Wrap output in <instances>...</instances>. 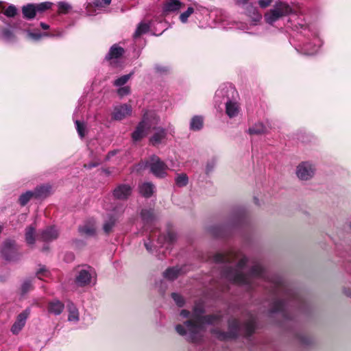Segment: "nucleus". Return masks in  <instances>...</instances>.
<instances>
[{"instance_id":"15","label":"nucleus","mask_w":351,"mask_h":351,"mask_svg":"<svg viewBox=\"0 0 351 351\" xmlns=\"http://www.w3.org/2000/svg\"><path fill=\"white\" fill-rule=\"evenodd\" d=\"M241 329L239 322L236 319L229 321V330L228 332H221L219 335V338L221 339H227L235 338Z\"/></svg>"},{"instance_id":"62","label":"nucleus","mask_w":351,"mask_h":351,"mask_svg":"<svg viewBox=\"0 0 351 351\" xmlns=\"http://www.w3.org/2000/svg\"><path fill=\"white\" fill-rule=\"evenodd\" d=\"M161 239H162V237H159L158 239V241L159 243H160L161 245H163V243H162L161 241Z\"/></svg>"},{"instance_id":"63","label":"nucleus","mask_w":351,"mask_h":351,"mask_svg":"<svg viewBox=\"0 0 351 351\" xmlns=\"http://www.w3.org/2000/svg\"><path fill=\"white\" fill-rule=\"evenodd\" d=\"M239 3H245L247 2V0H237Z\"/></svg>"},{"instance_id":"58","label":"nucleus","mask_w":351,"mask_h":351,"mask_svg":"<svg viewBox=\"0 0 351 351\" xmlns=\"http://www.w3.org/2000/svg\"><path fill=\"white\" fill-rule=\"evenodd\" d=\"M40 25L43 29H48L49 28V26L47 24L43 22L40 23Z\"/></svg>"},{"instance_id":"40","label":"nucleus","mask_w":351,"mask_h":351,"mask_svg":"<svg viewBox=\"0 0 351 351\" xmlns=\"http://www.w3.org/2000/svg\"><path fill=\"white\" fill-rule=\"evenodd\" d=\"M133 74L134 73L132 72L129 74L122 75L114 82V85L117 87L123 86L128 82V80L132 77Z\"/></svg>"},{"instance_id":"48","label":"nucleus","mask_w":351,"mask_h":351,"mask_svg":"<svg viewBox=\"0 0 351 351\" xmlns=\"http://www.w3.org/2000/svg\"><path fill=\"white\" fill-rule=\"evenodd\" d=\"M214 261L216 263H225L228 261L229 258L223 254H217L213 257Z\"/></svg>"},{"instance_id":"30","label":"nucleus","mask_w":351,"mask_h":351,"mask_svg":"<svg viewBox=\"0 0 351 351\" xmlns=\"http://www.w3.org/2000/svg\"><path fill=\"white\" fill-rule=\"evenodd\" d=\"M150 24L149 23L141 22L134 34V38L136 39L140 37L141 35L147 33L149 30Z\"/></svg>"},{"instance_id":"20","label":"nucleus","mask_w":351,"mask_h":351,"mask_svg":"<svg viewBox=\"0 0 351 351\" xmlns=\"http://www.w3.org/2000/svg\"><path fill=\"white\" fill-rule=\"evenodd\" d=\"M96 222L94 219L87 221L83 226L79 228L80 234L86 237L94 236L96 233Z\"/></svg>"},{"instance_id":"10","label":"nucleus","mask_w":351,"mask_h":351,"mask_svg":"<svg viewBox=\"0 0 351 351\" xmlns=\"http://www.w3.org/2000/svg\"><path fill=\"white\" fill-rule=\"evenodd\" d=\"M236 95L237 91L231 85H222L217 90L215 98L216 101L222 102L225 99L228 101L234 99Z\"/></svg>"},{"instance_id":"59","label":"nucleus","mask_w":351,"mask_h":351,"mask_svg":"<svg viewBox=\"0 0 351 351\" xmlns=\"http://www.w3.org/2000/svg\"><path fill=\"white\" fill-rule=\"evenodd\" d=\"M156 70L158 72H165L167 71L165 68H163L162 66H156Z\"/></svg>"},{"instance_id":"19","label":"nucleus","mask_w":351,"mask_h":351,"mask_svg":"<svg viewBox=\"0 0 351 351\" xmlns=\"http://www.w3.org/2000/svg\"><path fill=\"white\" fill-rule=\"evenodd\" d=\"M182 3L180 0H165L162 5V12L169 14L178 12L182 8Z\"/></svg>"},{"instance_id":"49","label":"nucleus","mask_w":351,"mask_h":351,"mask_svg":"<svg viewBox=\"0 0 351 351\" xmlns=\"http://www.w3.org/2000/svg\"><path fill=\"white\" fill-rule=\"evenodd\" d=\"M111 0H95L93 5L97 8H100L110 3Z\"/></svg>"},{"instance_id":"57","label":"nucleus","mask_w":351,"mask_h":351,"mask_svg":"<svg viewBox=\"0 0 351 351\" xmlns=\"http://www.w3.org/2000/svg\"><path fill=\"white\" fill-rule=\"evenodd\" d=\"M163 239H168L169 241H172L173 239V235L172 234H168L167 237H163Z\"/></svg>"},{"instance_id":"17","label":"nucleus","mask_w":351,"mask_h":351,"mask_svg":"<svg viewBox=\"0 0 351 351\" xmlns=\"http://www.w3.org/2000/svg\"><path fill=\"white\" fill-rule=\"evenodd\" d=\"M322 43L319 38L314 36L312 41L306 43L303 45L302 49L304 53L306 55H314L318 51Z\"/></svg>"},{"instance_id":"29","label":"nucleus","mask_w":351,"mask_h":351,"mask_svg":"<svg viewBox=\"0 0 351 351\" xmlns=\"http://www.w3.org/2000/svg\"><path fill=\"white\" fill-rule=\"evenodd\" d=\"M267 132V127L261 122L256 123L248 129L250 134H262Z\"/></svg>"},{"instance_id":"32","label":"nucleus","mask_w":351,"mask_h":351,"mask_svg":"<svg viewBox=\"0 0 351 351\" xmlns=\"http://www.w3.org/2000/svg\"><path fill=\"white\" fill-rule=\"evenodd\" d=\"M27 35L29 38L34 40H39L40 38L45 36H62V33H58L57 34H49L48 33H39V32H32L30 31L27 32Z\"/></svg>"},{"instance_id":"34","label":"nucleus","mask_w":351,"mask_h":351,"mask_svg":"<svg viewBox=\"0 0 351 351\" xmlns=\"http://www.w3.org/2000/svg\"><path fill=\"white\" fill-rule=\"evenodd\" d=\"M256 327V322L254 318H250L243 326V328L245 330L246 335L250 336L254 331Z\"/></svg>"},{"instance_id":"24","label":"nucleus","mask_w":351,"mask_h":351,"mask_svg":"<svg viewBox=\"0 0 351 351\" xmlns=\"http://www.w3.org/2000/svg\"><path fill=\"white\" fill-rule=\"evenodd\" d=\"M185 272L186 270L184 268L178 267H170L164 272V277L168 280H173L178 278L179 275Z\"/></svg>"},{"instance_id":"44","label":"nucleus","mask_w":351,"mask_h":351,"mask_svg":"<svg viewBox=\"0 0 351 351\" xmlns=\"http://www.w3.org/2000/svg\"><path fill=\"white\" fill-rule=\"evenodd\" d=\"M32 285L30 280H25L21 285V292L23 294L27 293L32 289Z\"/></svg>"},{"instance_id":"11","label":"nucleus","mask_w":351,"mask_h":351,"mask_svg":"<svg viewBox=\"0 0 351 351\" xmlns=\"http://www.w3.org/2000/svg\"><path fill=\"white\" fill-rule=\"evenodd\" d=\"M29 314L30 309L27 308L16 316V320L10 328V331L13 335H16L23 330Z\"/></svg>"},{"instance_id":"33","label":"nucleus","mask_w":351,"mask_h":351,"mask_svg":"<svg viewBox=\"0 0 351 351\" xmlns=\"http://www.w3.org/2000/svg\"><path fill=\"white\" fill-rule=\"evenodd\" d=\"M3 40L8 43H14L16 40V36L13 32L10 29H4L1 33Z\"/></svg>"},{"instance_id":"13","label":"nucleus","mask_w":351,"mask_h":351,"mask_svg":"<svg viewBox=\"0 0 351 351\" xmlns=\"http://www.w3.org/2000/svg\"><path fill=\"white\" fill-rule=\"evenodd\" d=\"M58 235V230L55 226H49L39 232L38 240L43 242H51L56 240Z\"/></svg>"},{"instance_id":"2","label":"nucleus","mask_w":351,"mask_h":351,"mask_svg":"<svg viewBox=\"0 0 351 351\" xmlns=\"http://www.w3.org/2000/svg\"><path fill=\"white\" fill-rule=\"evenodd\" d=\"M219 320L220 316L218 315L203 317L195 312L193 317L184 324H178L176 330L180 335L185 337L188 341L197 342L203 335L204 324H215Z\"/></svg>"},{"instance_id":"46","label":"nucleus","mask_w":351,"mask_h":351,"mask_svg":"<svg viewBox=\"0 0 351 351\" xmlns=\"http://www.w3.org/2000/svg\"><path fill=\"white\" fill-rule=\"evenodd\" d=\"M71 8V5L65 2H60L58 3V12L60 13L65 14Z\"/></svg>"},{"instance_id":"36","label":"nucleus","mask_w":351,"mask_h":351,"mask_svg":"<svg viewBox=\"0 0 351 351\" xmlns=\"http://www.w3.org/2000/svg\"><path fill=\"white\" fill-rule=\"evenodd\" d=\"M35 193L33 191H28L21 194L19 197V201L21 206H25L33 197H35Z\"/></svg>"},{"instance_id":"12","label":"nucleus","mask_w":351,"mask_h":351,"mask_svg":"<svg viewBox=\"0 0 351 351\" xmlns=\"http://www.w3.org/2000/svg\"><path fill=\"white\" fill-rule=\"evenodd\" d=\"M123 212V207L121 206L117 209L112 210V213L108 214V218L105 220L103 230L106 233H109L112 231L118 219L119 216Z\"/></svg>"},{"instance_id":"4","label":"nucleus","mask_w":351,"mask_h":351,"mask_svg":"<svg viewBox=\"0 0 351 351\" xmlns=\"http://www.w3.org/2000/svg\"><path fill=\"white\" fill-rule=\"evenodd\" d=\"M159 121V117L154 112H146L132 133V139L135 141L142 139L154 125L158 123Z\"/></svg>"},{"instance_id":"28","label":"nucleus","mask_w":351,"mask_h":351,"mask_svg":"<svg viewBox=\"0 0 351 351\" xmlns=\"http://www.w3.org/2000/svg\"><path fill=\"white\" fill-rule=\"evenodd\" d=\"M246 12L247 15L252 19L254 25H256L257 22H259L262 19L261 14L252 5L247 6Z\"/></svg>"},{"instance_id":"31","label":"nucleus","mask_w":351,"mask_h":351,"mask_svg":"<svg viewBox=\"0 0 351 351\" xmlns=\"http://www.w3.org/2000/svg\"><path fill=\"white\" fill-rule=\"evenodd\" d=\"M22 12L24 17L27 19H34L36 13L34 4H27V5H24L22 8Z\"/></svg>"},{"instance_id":"43","label":"nucleus","mask_w":351,"mask_h":351,"mask_svg":"<svg viewBox=\"0 0 351 351\" xmlns=\"http://www.w3.org/2000/svg\"><path fill=\"white\" fill-rule=\"evenodd\" d=\"M52 3L49 1L43 2L38 4H34V8L36 12H43L51 8Z\"/></svg>"},{"instance_id":"54","label":"nucleus","mask_w":351,"mask_h":351,"mask_svg":"<svg viewBox=\"0 0 351 351\" xmlns=\"http://www.w3.org/2000/svg\"><path fill=\"white\" fill-rule=\"evenodd\" d=\"M117 153L116 151L110 152L108 155L106 156V160H109L112 156L115 155Z\"/></svg>"},{"instance_id":"14","label":"nucleus","mask_w":351,"mask_h":351,"mask_svg":"<svg viewBox=\"0 0 351 351\" xmlns=\"http://www.w3.org/2000/svg\"><path fill=\"white\" fill-rule=\"evenodd\" d=\"M132 113V107L128 104H121L114 107L112 118L116 121H121Z\"/></svg>"},{"instance_id":"45","label":"nucleus","mask_w":351,"mask_h":351,"mask_svg":"<svg viewBox=\"0 0 351 351\" xmlns=\"http://www.w3.org/2000/svg\"><path fill=\"white\" fill-rule=\"evenodd\" d=\"M130 93V88L128 86H119L117 90V94L120 97H124L125 95H129Z\"/></svg>"},{"instance_id":"3","label":"nucleus","mask_w":351,"mask_h":351,"mask_svg":"<svg viewBox=\"0 0 351 351\" xmlns=\"http://www.w3.org/2000/svg\"><path fill=\"white\" fill-rule=\"evenodd\" d=\"M291 14L298 15V13L287 1L278 0L272 8L265 14L264 18L267 24L272 25L280 19Z\"/></svg>"},{"instance_id":"60","label":"nucleus","mask_w":351,"mask_h":351,"mask_svg":"<svg viewBox=\"0 0 351 351\" xmlns=\"http://www.w3.org/2000/svg\"><path fill=\"white\" fill-rule=\"evenodd\" d=\"M90 4H88V5L87 6L86 8V12L88 15H93V14L90 12V11L89 10V8L90 7Z\"/></svg>"},{"instance_id":"8","label":"nucleus","mask_w":351,"mask_h":351,"mask_svg":"<svg viewBox=\"0 0 351 351\" xmlns=\"http://www.w3.org/2000/svg\"><path fill=\"white\" fill-rule=\"evenodd\" d=\"M316 172V166L311 161H303L298 164L295 169L297 178L303 181L312 179Z\"/></svg>"},{"instance_id":"55","label":"nucleus","mask_w":351,"mask_h":351,"mask_svg":"<svg viewBox=\"0 0 351 351\" xmlns=\"http://www.w3.org/2000/svg\"><path fill=\"white\" fill-rule=\"evenodd\" d=\"M213 167H214V164L210 165L209 163H208L207 165H206V171H207V173L211 171L212 169H213Z\"/></svg>"},{"instance_id":"23","label":"nucleus","mask_w":351,"mask_h":351,"mask_svg":"<svg viewBox=\"0 0 351 351\" xmlns=\"http://www.w3.org/2000/svg\"><path fill=\"white\" fill-rule=\"evenodd\" d=\"M67 311L69 313L68 321L74 324L77 323L80 320V314L75 305L72 302H69L67 304Z\"/></svg>"},{"instance_id":"25","label":"nucleus","mask_w":351,"mask_h":351,"mask_svg":"<svg viewBox=\"0 0 351 351\" xmlns=\"http://www.w3.org/2000/svg\"><path fill=\"white\" fill-rule=\"evenodd\" d=\"M204 125V117L200 115L193 116L189 123V129L192 131H199Z\"/></svg>"},{"instance_id":"42","label":"nucleus","mask_w":351,"mask_h":351,"mask_svg":"<svg viewBox=\"0 0 351 351\" xmlns=\"http://www.w3.org/2000/svg\"><path fill=\"white\" fill-rule=\"evenodd\" d=\"M195 12V8L193 7H189L187 10L181 13L180 15V20L182 23L187 22L189 17Z\"/></svg>"},{"instance_id":"27","label":"nucleus","mask_w":351,"mask_h":351,"mask_svg":"<svg viewBox=\"0 0 351 351\" xmlns=\"http://www.w3.org/2000/svg\"><path fill=\"white\" fill-rule=\"evenodd\" d=\"M36 238L38 239V235L36 234V227H33L32 226L27 227L25 229V239L28 245H34Z\"/></svg>"},{"instance_id":"47","label":"nucleus","mask_w":351,"mask_h":351,"mask_svg":"<svg viewBox=\"0 0 351 351\" xmlns=\"http://www.w3.org/2000/svg\"><path fill=\"white\" fill-rule=\"evenodd\" d=\"M171 297L179 306H182L184 305V299L178 293H173L171 294Z\"/></svg>"},{"instance_id":"64","label":"nucleus","mask_w":351,"mask_h":351,"mask_svg":"<svg viewBox=\"0 0 351 351\" xmlns=\"http://www.w3.org/2000/svg\"><path fill=\"white\" fill-rule=\"evenodd\" d=\"M3 5H2L1 1H0V10H1V9H3Z\"/></svg>"},{"instance_id":"16","label":"nucleus","mask_w":351,"mask_h":351,"mask_svg":"<svg viewBox=\"0 0 351 351\" xmlns=\"http://www.w3.org/2000/svg\"><path fill=\"white\" fill-rule=\"evenodd\" d=\"M131 193V186L125 184L118 185L113 191V196L117 199H126L130 197Z\"/></svg>"},{"instance_id":"52","label":"nucleus","mask_w":351,"mask_h":351,"mask_svg":"<svg viewBox=\"0 0 351 351\" xmlns=\"http://www.w3.org/2000/svg\"><path fill=\"white\" fill-rule=\"evenodd\" d=\"M189 311L186 310H182L180 312V315L183 317H188L189 316Z\"/></svg>"},{"instance_id":"18","label":"nucleus","mask_w":351,"mask_h":351,"mask_svg":"<svg viewBox=\"0 0 351 351\" xmlns=\"http://www.w3.org/2000/svg\"><path fill=\"white\" fill-rule=\"evenodd\" d=\"M241 111L239 104L235 98L226 101V114L230 119L234 118L239 115Z\"/></svg>"},{"instance_id":"5","label":"nucleus","mask_w":351,"mask_h":351,"mask_svg":"<svg viewBox=\"0 0 351 351\" xmlns=\"http://www.w3.org/2000/svg\"><path fill=\"white\" fill-rule=\"evenodd\" d=\"M97 275L95 269L84 265L75 269V283L77 287H84L96 283Z\"/></svg>"},{"instance_id":"35","label":"nucleus","mask_w":351,"mask_h":351,"mask_svg":"<svg viewBox=\"0 0 351 351\" xmlns=\"http://www.w3.org/2000/svg\"><path fill=\"white\" fill-rule=\"evenodd\" d=\"M141 217L144 223H149L154 218V210L152 209H143L141 213Z\"/></svg>"},{"instance_id":"22","label":"nucleus","mask_w":351,"mask_h":351,"mask_svg":"<svg viewBox=\"0 0 351 351\" xmlns=\"http://www.w3.org/2000/svg\"><path fill=\"white\" fill-rule=\"evenodd\" d=\"M124 52L123 48L114 45L111 47L108 53L106 55V58L110 61V64H113L116 60L119 58Z\"/></svg>"},{"instance_id":"50","label":"nucleus","mask_w":351,"mask_h":351,"mask_svg":"<svg viewBox=\"0 0 351 351\" xmlns=\"http://www.w3.org/2000/svg\"><path fill=\"white\" fill-rule=\"evenodd\" d=\"M49 274V271L46 269L45 266H42L40 267L39 270L37 271L36 275L38 276L39 279H42L43 277L47 276Z\"/></svg>"},{"instance_id":"26","label":"nucleus","mask_w":351,"mask_h":351,"mask_svg":"<svg viewBox=\"0 0 351 351\" xmlns=\"http://www.w3.org/2000/svg\"><path fill=\"white\" fill-rule=\"evenodd\" d=\"M155 191V186L151 182H144L139 185V193L144 197L152 196Z\"/></svg>"},{"instance_id":"51","label":"nucleus","mask_w":351,"mask_h":351,"mask_svg":"<svg viewBox=\"0 0 351 351\" xmlns=\"http://www.w3.org/2000/svg\"><path fill=\"white\" fill-rule=\"evenodd\" d=\"M272 2V0H258V3L261 8L268 7Z\"/></svg>"},{"instance_id":"41","label":"nucleus","mask_w":351,"mask_h":351,"mask_svg":"<svg viewBox=\"0 0 351 351\" xmlns=\"http://www.w3.org/2000/svg\"><path fill=\"white\" fill-rule=\"evenodd\" d=\"M2 5H3V3H2ZM3 6H4V5H3ZM3 10L4 15L8 17H14L17 13V9L13 5H9L6 9H5V7H3V9L0 10V11H3Z\"/></svg>"},{"instance_id":"56","label":"nucleus","mask_w":351,"mask_h":351,"mask_svg":"<svg viewBox=\"0 0 351 351\" xmlns=\"http://www.w3.org/2000/svg\"><path fill=\"white\" fill-rule=\"evenodd\" d=\"M97 165H98V164H97V163H90L88 165H85L84 167L88 168V169H91V168L95 167H96Z\"/></svg>"},{"instance_id":"7","label":"nucleus","mask_w":351,"mask_h":351,"mask_svg":"<svg viewBox=\"0 0 351 351\" xmlns=\"http://www.w3.org/2000/svg\"><path fill=\"white\" fill-rule=\"evenodd\" d=\"M145 166L149 168L150 171L156 178H164L167 176V165L157 156L153 155L151 156Z\"/></svg>"},{"instance_id":"21","label":"nucleus","mask_w":351,"mask_h":351,"mask_svg":"<svg viewBox=\"0 0 351 351\" xmlns=\"http://www.w3.org/2000/svg\"><path fill=\"white\" fill-rule=\"evenodd\" d=\"M64 308V304L58 300H53L48 303L47 311L49 313L59 315Z\"/></svg>"},{"instance_id":"38","label":"nucleus","mask_w":351,"mask_h":351,"mask_svg":"<svg viewBox=\"0 0 351 351\" xmlns=\"http://www.w3.org/2000/svg\"><path fill=\"white\" fill-rule=\"evenodd\" d=\"M175 182L178 186L183 187L188 184L189 178L186 174L180 173L177 175V176L175 178Z\"/></svg>"},{"instance_id":"37","label":"nucleus","mask_w":351,"mask_h":351,"mask_svg":"<svg viewBox=\"0 0 351 351\" xmlns=\"http://www.w3.org/2000/svg\"><path fill=\"white\" fill-rule=\"evenodd\" d=\"M50 189L51 187L49 186H40L36 188L33 192L35 193L34 195L36 197H41L47 195L49 193Z\"/></svg>"},{"instance_id":"6","label":"nucleus","mask_w":351,"mask_h":351,"mask_svg":"<svg viewBox=\"0 0 351 351\" xmlns=\"http://www.w3.org/2000/svg\"><path fill=\"white\" fill-rule=\"evenodd\" d=\"M154 133L149 138L150 143L154 146H158L165 143L168 139V136H173L175 128L173 125L168 124L165 128L161 127H154Z\"/></svg>"},{"instance_id":"61","label":"nucleus","mask_w":351,"mask_h":351,"mask_svg":"<svg viewBox=\"0 0 351 351\" xmlns=\"http://www.w3.org/2000/svg\"><path fill=\"white\" fill-rule=\"evenodd\" d=\"M301 25V28H303L304 31H306V30L309 31L308 28L306 26H305L304 25Z\"/></svg>"},{"instance_id":"39","label":"nucleus","mask_w":351,"mask_h":351,"mask_svg":"<svg viewBox=\"0 0 351 351\" xmlns=\"http://www.w3.org/2000/svg\"><path fill=\"white\" fill-rule=\"evenodd\" d=\"M75 124L78 135L81 138H84L86 132V126L85 123L75 120Z\"/></svg>"},{"instance_id":"53","label":"nucleus","mask_w":351,"mask_h":351,"mask_svg":"<svg viewBox=\"0 0 351 351\" xmlns=\"http://www.w3.org/2000/svg\"><path fill=\"white\" fill-rule=\"evenodd\" d=\"M145 246L148 252H152V244L151 242L149 243H145Z\"/></svg>"},{"instance_id":"1","label":"nucleus","mask_w":351,"mask_h":351,"mask_svg":"<svg viewBox=\"0 0 351 351\" xmlns=\"http://www.w3.org/2000/svg\"><path fill=\"white\" fill-rule=\"evenodd\" d=\"M222 276L235 284L247 286L249 288L253 287L256 280L268 281L270 283L272 293L276 296L283 297L280 300L276 299L274 302L271 313L283 311L287 303L298 299L297 294L287 289L280 277L269 276L259 262H250L246 257L239 261L236 268L223 271Z\"/></svg>"},{"instance_id":"9","label":"nucleus","mask_w":351,"mask_h":351,"mask_svg":"<svg viewBox=\"0 0 351 351\" xmlns=\"http://www.w3.org/2000/svg\"><path fill=\"white\" fill-rule=\"evenodd\" d=\"M1 256L6 261H12L17 260L19 255L15 242L12 240H5L1 247Z\"/></svg>"}]
</instances>
